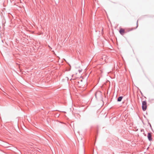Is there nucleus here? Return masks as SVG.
Wrapping results in <instances>:
<instances>
[{
    "label": "nucleus",
    "instance_id": "7ed1b4c3",
    "mask_svg": "<svg viewBox=\"0 0 154 154\" xmlns=\"http://www.w3.org/2000/svg\"><path fill=\"white\" fill-rule=\"evenodd\" d=\"M147 137L149 140L151 141L152 140V135L151 133H148Z\"/></svg>",
    "mask_w": 154,
    "mask_h": 154
},
{
    "label": "nucleus",
    "instance_id": "f257e3e1",
    "mask_svg": "<svg viewBox=\"0 0 154 154\" xmlns=\"http://www.w3.org/2000/svg\"><path fill=\"white\" fill-rule=\"evenodd\" d=\"M147 107L146 102V101H143L142 103V108L143 111H145Z\"/></svg>",
    "mask_w": 154,
    "mask_h": 154
},
{
    "label": "nucleus",
    "instance_id": "39448f33",
    "mask_svg": "<svg viewBox=\"0 0 154 154\" xmlns=\"http://www.w3.org/2000/svg\"><path fill=\"white\" fill-rule=\"evenodd\" d=\"M138 20L137 21V26H136V28H135V29L137 28V27H138Z\"/></svg>",
    "mask_w": 154,
    "mask_h": 154
},
{
    "label": "nucleus",
    "instance_id": "f03ea898",
    "mask_svg": "<svg viewBox=\"0 0 154 154\" xmlns=\"http://www.w3.org/2000/svg\"><path fill=\"white\" fill-rule=\"evenodd\" d=\"M119 32L120 34L122 35H124L126 33L125 29L122 28L120 29Z\"/></svg>",
    "mask_w": 154,
    "mask_h": 154
},
{
    "label": "nucleus",
    "instance_id": "20e7f679",
    "mask_svg": "<svg viewBox=\"0 0 154 154\" xmlns=\"http://www.w3.org/2000/svg\"><path fill=\"white\" fill-rule=\"evenodd\" d=\"M123 98V97L122 96L119 97L117 99L118 101L120 102L122 100V99Z\"/></svg>",
    "mask_w": 154,
    "mask_h": 154
},
{
    "label": "nucleus",
    "instance_id": "423d86ee",
    "mask_svg": "<svg viewBox=\"0 0 154 154\" xmlns=\"http://www.w3.org/2000/svg\"><path fill=\"white\" fill-rule=\"evenodd\" d=\"M105 57V56H104V57H103L102 58V60H103V59Z\"/></svg>",
    "mask_w": 154,
    "mask_h": 154
}]
</instances>
